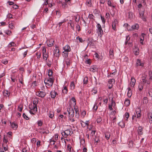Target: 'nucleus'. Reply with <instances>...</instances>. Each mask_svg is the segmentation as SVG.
Segmentation results:
<instances>
[{
    "instance_id": "nucleus-1",
    "label": "nucleus",
    "mask_w": 152,
    "mask_h": 152,
    "mask_svg": "<svg viewBox=\"0 0 152 152\" xmlns=\"http://www.w3.org/2000/svg\"><path fill=\"white\" fill-rule=\"evenodd\" d=\"M39 101L37 99H34L33 101V106L32 104L30 105L29 106V108L30 110L29 111L30 113L33 115H35V113L37 111V104L38 103Z\"/></svg>"
},
{
    "instance_id": "nucleus-2",
    "label": "nucleus",
    "mask_w": 152,
    "mask_h": 152,
    "mask_svg": "<svg viewBox=\"0 0 152 152\" xmlns=\"http://www.w3.org/2000/svg\"><path fill=\"white\" fill-rule=\"evenodd\" d=\"M63 49L64 51L62 52V56L65 58L68 57L69 53L71 51L70 46L68 45H66L63 47Z\"/></svg>"
},
{
    "instance_id": "nucleus-3",
    "label": "nucleus",
    "mask_w": 152,
    "mask_h": 152,
    "mask_svg": "<svg viewBox=\"0 0 152 152\" xmlns=\"http://www.w3.org/2000/svg\"><path fill=\"white\" fill-rule=\"evenodd\" d=\"M54 78L53 77H48L45 79L44 80V83L45 84L46 87L48 88V86H52L54 81Z\"/></svg>"
},
{
    "instance_id": "nucleus-4",
    "label": "nucleus",
    "mask_w": 152,
    "mask_h": 152,
    "mask_svg": "<svg viewBox=\"0 0 152 152\" xmlns=\"http://www.w3.org/2000/svg\"><path fill=\"white\" fill-rule=\"evenodd\" d=\"M73 133L72 129H66L61 133L63 136L65 138H66L68 136H71Z\"/></svg>"
},
{
    "instance_id": "nucleus-5",
    "label": "nucleus",
    "mask_w": 152,
    "mask_h": 152,
    "mask_svg": "<svg viewBox=\"0 0 152 152\" xmlns=\"http://www.w3.org/2000/svg\"><path fill=\"white\" fill-rule=\"evenodd\" d=\"M67 111L69 118H73L74 115V111L72 107H68Z\"/></svg>"
},
{
    "instance_id": "nucleus-6",
    "label": "nucleus",
    "mask_w": 152,
    "mask_h": 152,
    "mask_svg": "<svg viewBox=\"0 0 152 152\" xmlns=\"http://www.w3.org/2000/svg\"><path fill=\"white\" fill-rule=\"evenodd\" d=\"M42 55L43 59L45 61H47L49 55L48 53L46 52V49L45 47H43L42 49Z\"/></svg>"
},
{
    "instance_id": "nucleus-7",
    "label": "nucleus",
    "mask_w": 152,
    "mask_h": 152,
    "mask_svg": "<svg viewBox=\"0 0 152 152\" xmlns=\"http://www.w3.org/2000/svg\"><path fill=\"white\" fill-rule=\"evenodd\" d=\"M36 95L39 97L43 98L46 95V94L45 91H39L36 92Z\"/></svg>"
},
{
    "instance_id": "nucleus-8",
    "label": "nucleus",
    "mask_w": 152,
    "mask_h": 152,
    "mask_svg": "<svg viewBox=\"0 0 152 152\" xmlns=\"http://www.w3.org/2000/svg\"><path fill=\"white\" fill-rule=\"evenodd\" d=\"M96 27L97 28V33L99 36H102L103 34V31L101 26L99 23L97 24Z\"/></svg>"
},
{
    "instance_id": "nucleus-9",
    "label": "nucleus",
    "mask_w": 152,
    "mask_h": 152,
    "mask_svg": "<svg viewBox=\"0 0 152 152\" xmlns=\"http://www.w3.org/2000/svg\"><path fill=\"white\" fill-rule=\"evenodd\" d=\"M76 105V100L74 97L71 98L69 102V107H75Z\"/></svg>"
},
{
    "instance_id": "nucleus-10",
    "label": "nucleus",
    "mask_w": 152,
    "mask_h": 152,
    "mask_svg": "<svg viewBox=\"0 0 152 152\" xmlns=\"http://www.w3.org/2000/svg\"><path fill=\"white\" fill-rule=\"evenodd\" d=\"M139 11V14H140V18H141L143 21H145L146 20V19L145 16L144 15V10L143 9H142V10Z\"/></svg>"
},
{
    "instance_id": "nucleus-11",
    "label": "nucleus",
    "mask_w": 152,
    "mask_h": 152,
    "mask_svg": "<svg viewBox=\"0 0 152 152\" xmlns=\"http://www.w3.org/2000/svg\"><path fill=\"white\" fill-rule=\"evenodd\" d=\"M59 52L60 51L58 48L56 47L54 51V56L56 57H58L60 55Z\"/></svg>"
},
{
    "instance_id": "nucleus-12",
    "label": "nucleus",
    "mask_w": 152,
    "mask_h": 152,
    "mask_svg": "<svg viewBox=\"0 0 152 152\" xmlns=\"http://www.w3.org/2000/svg\"><path fill=\"white\" fill-rule=\"evenodd\" d=\"M139 26L138 24L135 23L131 27V29H129L128 30L131 31L132 30H137L139 28Z\"/></svg>"
},
{
    "instance_id": "nucleus-13",
    "label": "nucleus",
    "mask_w": 152,
    "mask_h": 152,
    "mask_svg": "<svg viewBox=\"0 0 152 152\" xmlns=\"http://www.w3.org/2000/svg\"><path fill=\"white\" fill-rule=\"evenodd\" d=\"M89 121H86L84 122L83 121H81V124L82 126L83 127H85L86 126L88 127V126Z\"/></svg>"
},
{
    "instance_id": "nucleus-14",
    "label": "nucleus",
    "mask_w": 152,
    "mask_h": 152,
    "mask_svg": "<svg viewBox=\"0 0 152 152\" xmlns=\"http://www.w3.org/2000/svg\"><path fill=\"white\" fill-rule=\"evenodd\" d=\"M54 41L53 39H50L47 42V45L49 47L53 46L54 44Z\"/></svg>"
},
{
    "instance_id": "nucleus-15",
    "label": "nucleus",
    "mask_w": 152,
    "mask_h": 152,
    "mask_svg": "<svg viewBox=\"0 0 152 152\" xmlns=\"http://www.w3.org/2000/svg\"><path fill=\"white\" fill-rule=\"evenodd\" d=\"M10 124L11 125L12 128L13 129L15 130L18 127V125L17 124L15 123V122H13L12 123L10 122Z\"/></svg>"
},
{
    "instance_id": "nucleus-16",
    "label": "nucleus",
    "mask_w": 152,
    "mask_h": 152,
    "mask_svg": "<svg viewBox=\"0 0 152 152\" xmlns=\"http://www.w3.org/2000/svg\"><path fill=\"white\" fill-rule=\"evenodd\" d=\"M51 97L52 98H54L58 94L55 91H52L50 93Z\"/></svg>"
},
{
    "instance_id": "nucleus-17",
    "label": "nucleus",
    "mask_w": 152,
    "mask_h": 152,
    "mask_svg": "<svg viewBox=\"0 0 152 152\" xmlns=\"http://www.w3.org/2000/svg\"><path fill=\"white\" fill-rule=\"evenodd\" d=\"M135 79L134 78L132 77L131 79V81L130 82V84L131 87L133 88L134 87L135 85Z\"/></svg>"
},
{
    "instance_id": "nucleus-18",
    "label": "nucleus",
    "mask_w": 152,
    "mask_h": 152,
    "mask_svg": "<svg viewBox=\"0 0 152 152\" xmlns=\"http://www.w3.org/2000/svg\"><path fill=\"white\" fill-rule=\"evenodd\" d=\"M136 113L137 115V118H140L141 115V111L139 109H138L136 111Z\"/></svg>"
},
{
    "instance_id": "nucleus-19",
    "label": "nucleus",
    "mask_w": 152,
    "mask_h": 152,
    "mask_svg": "<svg viewBox=\"0 0 152 152\" xmlns=\"http://www.w3.org/2000/svg\"><path fill=\"white\" fill-rule=\"evenodd\" d=\"M109 57L110 59H113L114 58L113 50L110 49L109 52Z\"/></svg>"
},
{
    "instance_id": "nucleus-20",
    "label": "nucleus",
    "mask_w": 152,
    "mask_h": 152,
    "mask_svg": "<svg viewBox=\"0 0 152 152\" xmlns=\"http://www.w3.org/2000/svg\"><path fill=\"white\" fill-rule=\"evenodd\" d=\"M117 22V20L116 19H115L114 20L113 22L112 23V28L113 30L115 31H116L115 25L116 23Z\"/></svg>"
},
{
    "instance_id": "nucleus-21",
    "label": "nucleus",
    "mask_w": 152,
    "mask_h": 152,
    "mask_svg": "<svg viewBox=\"0 0 152 152\" xmlns=\"http://www.w3.org/2000/svg\"><path fill=\"white\" fill-rule=\"evenodd\" d=\"M128 91L127 94V95L129 98H130L132 94V92L130 87L127 88Z\"/></svg>"
},
{
    "instance_id": "nucleus-22",
    "label": "nucleus",
    "mask_w": 152,
    "mask_h": 152,
    "mask_svg": "<svg viewBox=\"0 0 152 152\" xmlns=\"http://www.w3.org/2000/svg\"><path fill=\"white\" fill-rule=\"evenodd\" d=\"M73 107L75 111L76 117L77 118H78L79 116V110L77 107L75 106V107Z\"/></svg>"
},
{
    "instance_id": "nucleus-23",
    "label": "nucleus",
    "mask_w": 152,
    "mask_h": 152,
    "mask_svg": "<svg viewBox=\"0 0 152 152\" xmlns=\"http://www.w3.org/2000/svg\"><path fill=\"white\" fill-rule=\"evenodd\" d=\"M118 125L119 126H120L121 128H124L125 126V124L124 122L122 120L118 124Z\"/></svg>"
},
{
    "instance_id": "nucleus-24",
    "label": "nucleus",
    "mask_w": 152,
    "mask_h": 152,
    "mask_svg": "<svg viewBox=\"0 0 152 152\" xmlns=\"http://www.w3.org/2000/svg\"><path fill=\"white\" fill-rule=\"evenodd\" d=\"M89 70L91 72H95L97 71L98 68L95 66H93L92 67H91L90 68Z\"/></svg>"
},
{
    "instance_id": "nucleus-25",
    "label": "nucleus",
    "mask_w": 152,
    "mask_h": 152,
    "mask_svg": "<svg viewBox=\"0 0 152 152\" xmlns=\"http://www.w3.org/2000/svg\"><path fill=\"white\" fill-rule=\"evenodd\" d=\"M3 95L5 97L9 96L10 95V92L7 90H5L3 92Z\"/></svg>"
},
{
    "instance_id": "nucleus-26",
    "label": "nucleus",
    "mask_w": 152,
    "mask_h": 152,
    "mask_svg": "<svg viewBox=\"0 0 152 152\" xmlns=\"http://www.w3.org/2000/svg\"><path fill=\"white\" fill-rule=\"evenodd\" d=\"M148 117L149 119V122L151 124L152 123V113L150 112L148 113Z\"/></svg>"
},
{
    "instance_id": "nucleus-27",
    "label": "nucleus",
    "mask_w": 152,
    "mask_h": 152,
    "mask_svg": "<svg viewBox=\"0 0 152 152\" xmlns=\"http://www.w3.org/2000/svg\"><path fill=\"white\" fill-rule=\"evenodd\" d=\"M133 51L135 55H137L139 54V49L137 47H135L133 49Z\"/></svg>"
},
{
    "instance_id": "nucleus-28",
    "label": "nucleus",
    "mask_w": 152,
    "mask_h": 152,
    "mask_svg": "<svg viewBox=\"0 0 152 152\" xmlns=\"http://www.w3.org/2000/svg\"><path fill=\"white\" fill-rule=\"evenodd\" d=\"M142 128L141 126H139L137 129L138 134L139 135H141L142 134Z\"/></svg>"
},
{
    "instance_id": "nucleus-29",
    "label": "nucleus",
    "mask_w": 152,
    "mask_h": 152,
    "mask_svg": "<svg viewBox=\"0 0 152 152\" xmlns=\"http://www.w3.org/2000/svg\"><path fill=\"white\" fill-rule=\"evenodd\" d=\"M95 144L96 145L98 144V143L100 142L99 138V136H95L94 138Z\"/></svg>"
},
{
    "instance_id": "nucleus-30",
    "label": "nucleus",
    "mask_w": 152,
    "mask_h": 152,
    "mask_svg": "<svg viewBox=\"0 0 152 152\" xmlns=\"http://www.w3.org/2000/svg\"><path fill=\"white\" fill-rule=\"evenodd\" d=\"M145 35V34L144 33H142L141 34V36L140 38V42L142 44H143V41L144 40V36Z\"/></svg>"
},
{
    "instance_id": "nucleus-31",
    "label": "nucleus",
    "mask_w": 152,
    "mask_h": 152,
    "mask_svg": "<svg viewBox=\"0 0 152 152\" xmlns=\"http://www.w3.org/2000/svg\"><path fill=\"white\" fill-rule=\"evenodd\" d=\"M136 65L137 66H143V64L142 63L141 61L140 60L138 59L137 60Z\"/></svg>"
},
{
    "instance_id": "nucleus-32",
    "label": "nucleus",
    "mask_w": 152,
    "mask_h": 152,
    "mask_svg": "<svg viewBox=\"0 0 152 152\" xmlns=\"http://www.w3.org/2000/svg\"><path fill=\"white\" fill-rule=\"evenodd\" d=\"M129 116V114L127 112L124 115V118L126 121H128V119Z\"/></svg>"
},
{
    "instance_id": "nucleus-33",
    "label": "nucleus",
    "mask_w": 152,
    "mask_h": 152,
    "mask_svg": "<svg viewBox=\"0 0 152 152\" xmlns=\"http://www.w3.org/2000/svg\"><path fill=\"white\" fill-rule=\"evenodd\" d=\"M65 62L66 63L67 66H69L70 64V60L67 58H65Z\"/></svg>"
},
{
    "instance_id": "nucleus-34",
    "label": "nucleus",
    "mask_w": 152,
    "mask_h": 152,
    "mask_svg": "<svg viewBox=\"0 0 152 152\" xmlns=\"http://www.w3.org/2000/svg\"><path fill=\"white\" fill-rule=\"evenodd\" d=\"M124 104L126 106H128L130 104V101L129 99H126L124 101Z\"/></svg>"
},
{
    "instance_id": "nucleus-35",
    "label": "nucleus",
    "mask_w": 152,
    "mask_h": 152,
    "mask_svg": "<svg viewBox=\"0 0 152 152\" xmlns=\"http://www.w3.org/2000/svg\"><path fill=\"white\" fill-rule=\"evenodd\" d=\"M53 72L51 69H49L48 72L49 77H53Z\"/></svg>"
},
{
    "instance_id": "nucleus-36",
    "label": "nucleus",
    "mask_w": 152,
    "mask_h": 152,
    "mask_svg": "<svg viewBox=\"0 0 152 152\" xmlns=\"http://www.w3.org/2000/svg\"><path fill=\"white\" fill-rule=\"evenodd\" d=\"M146 76L144 75H143L142 76V81H141V82H142V83L143 84H145L146 82Z\"/></svg>"
},
{
    "instance_id": "nucleus-37",
    "label": "nucleus",
    "mask_w": 152,
    "mask_h": 152,
    "mask_svg": "<svg viewBox=\"0 0 152 152\" xmlns=\"http://www.w3.org/2000/svg\"><path fill=\"white\" fill-rule=\"evenodd\" d=\"M105 137L107 140H109L110 137V134L109 132H106L105 134Z\"/></svg>"
},
{
    "instance_id": "nucleus-38",
    "label": "nucleus",
    "mask_w": 152,
    "mask_h": 152,
    "mask_svg": "<svg viewBox=\"0 0 152 152\" xmlns=\"http://www.w3.org/2000/svg\"><path fill=\"white\" fill-rule=\"evenodd\" d=\"M68 92L67 88L66 86L64 87V88L62 90V92L64 94H66Z\"/></svg>"
},
{
    "instance_id": "nucleus-39",
    "label": "nucleus",
    "mask_w": 152,
    "mask_h": 152,
    "mask_svg": "<svg viewBox=\"0 0 152 152\" xmlns=\"http://www.w3.org/2000/svg\"><path fill=\"white\" fill-rule=\"evenodd\" d=\"M86 4L88 7H91L92 5L91 0H87Z\"/></svg>"
},
{
    "instance_id": "nucleus-40",
    "label": "nucleus",
    "mask_w": 152,
    "mask_h": 152,
    "mask_svg": "<svg viewBox=\"0 0 152 152\" xmlns=\"http://www.w3.org/2000/svg\"><path fill=\"white\" fill-rule=\"evenodd\" d=\"M108 96L109 97V99L110 101H113V95L109 94L108 95Z\"/></svg>"
},
{
    "instance_id": "nucleus-41",
    "label": "nucleus",
    "mask_w": 152,
    "mask_h": 152,
    "mask_svg": "<svg viewBox=\"0 0 152 152\" xmlns=\"http://www.w3.org/2000/svg\"><path fill=\"white\" fill-rule=\"evenodd\" d=\"M71 88L72 90H73L75 88V86L74 83L73 82H72L70 84Z\"/></svg>"
},
{
    "instance_id": "nucleus-42",
    "label": "nucleus",
    "mask_w": 152,
    "mask_h": 152,
    "mask_svg": "<svg viewBox=\"0 0 152 152\" xmlns=\"http://www.w3.org/2000/svg\"><path fill=\"white\" fill-rule=\"evenodd\" d=\"M83 83L84 84H87L88 82V78L87 77H85L83 79Z\"/></svg>"
},
{
    "instance_id": "nucleus-43",
    "label": "nucleus",
    "mask_w": 152,
    "mask_h": 152,
    "mask_svg": "<svg viewBox=\"0 0 152 152\" xmlns=\"http://www.w3.org/2000/svg\"><path fill=\"white\" fill-rule=\"evenodd\" d=\"M49 117L51 118H52L54 116V113L52 111H50L48 114Z\"/></svg>"
},
{
    "instance_id": "nucleus-44",
    "label": "nucleus",
    "mask_w": 152,
    "mask_h": 152,
    "mask_svg": "<svg viewBox=\"0 0 152 152\" xmlns=\"http://www.w3.org/2000/svg\"><path fill=\"white\" fill-rule=\"evenodd\" d=\"M115 82V79H110L108 81V83L109 84H113Z\"/></svg>"
},
{
    "instance_id": "nucleus-45",
    "label": "nucleus",
    "mask_w": 152,
    "mask_h": 152,
    "mask_svg": "<svg viewBox=\"0 0 152 152\" xmlns=\"http://www.w3.org/2000/svg\"><path fill=\"white\" fill-rule=\"evenodd\" d=\"M143 84L142 83L140 84L138 86V88L140 91H141L143 88Z\"/></svg>"
},
{
    "instance_id": "nucleus-46",
    "label": "nucleus",
    "mask_w": 152,
    "mask_h": 152,
    "mask_svg": "<svg viewBox=\"0 0 152 152\" xmlns=\"http://www.w3.org/2000/svg\"><path fill=\"white\" fill-rule=\"evenodd\" d=\"M23 105H19L18 106V109L20 112H21L23 109Z\"/></svg>"
},
{
    "instance_id": "nucleus-47",
    "label": "nucleus",
    "mask_w": 152,
    "mask_h": 152,
    "mask_svg": "<svg viewBox=\"0 0 152 152\" xmlns=\"http://www.w3.org/2000/svg\"><path fill=\"white\" fill-rule=\"evenodd\" d=\"M148 102V100L146 97H144L143 98V103L144 104H146Z\"/></svg>"
},
{
    "instance_id": "nucleus-48",
    "label": "nucleus",
    "mask_w": 152,
    "mask_h": 152,
    "mask_svg": "<svg viewBox=\"0 0 152 152\" xmlns=\"http://www.w3.org/2000/svg\"><path fill=\"white\" fill-rule=\"evenodd\" d=\"M130 39V37H129V36H126V41L125 42V44L126 45L128 43V42L129 41Z\"/></svg>"
},
{
    "instance_id": "nucleus-49",
    "label": "nucleus",
    "mask_w": 152,
    "mask_h": 152,
    "mask_svg": "<svg viewBox=\"0 0 152 152\" xmlns=\"http://www.w3.org/2000/svg\"><path fill=\"white\" fill-rule=\"evenodd\" d=\"M15 45L16 44L13 42H12L10 43L8 45L9 47H11L12 46H15Z\"/></svg>"
},
{
    "instance_id": "nucleus-50",
    "label": "nucleus",
    "mask_w": 152,
    "mask_h": 152,
    "mask_svg": "<svg viewBox=\"0 0 152 152\" xmlns=\"http://www.w3.org/2000/svg\"><path fill=\"white\" fill-rule=\"evenodd\" d=\"M42 122L41 120H39L37 121V124L39 126H41L42 125Z\"/></svg>"
},
{
    "instance_id": "nucleus-51",
    "label": "nucleus",
    "mask_w": 152,
    "mask_h": 152,
    "mask_svg": "<svg viewBox=\"0 0 152 152\" xmlns=\"http://www.w3.org/2000/svg\"><path fill=\"white\" fill-rule=\"evenodd\" d=\"M9 27L10 28L12 29H13L14 28V24L12 23H11L9 24Z\"/></svg>"
},
{
    "instance_id": "nucleus-52",
    "label": "nucleus",
    "mask_w": 152,
    "mask_h": 152,
    "mask_svg": "<svg viewBox=\"0 0 152 152\" xmlns=\"http://www.w3.org/2000/svg\"><path fill=\"white\" fill-rule=\"evenodd\" d=\"M102 120V118L100 117L99 116L97 119V122L98 123H100Z\"/></svg>"
},
{
    "instance_id": "nucleus-53",
    "label": "nucleus",
    "mask_w": 152,
    "mask_h": 152,
    "mask_svg": "<svg viewBox=\"0 0 152 152\" xmlns=\"http://www.w3.org/2000/svg\"><path fill=\"white\" fill-rule=\"evenodd\" d=\"M65 3L69 5H71V2L70 0H64Z\"/></svg>"
},
{
    "instance_id": "nucleus-54",
    "label": "nucleus",
    "mask_w": 152,
    "mask_h": 152,
    "mask_svg": "<svg viewBox=\"0 0 152 152\" xmlns=\"http://www.w3.org/2000/svg\"><path fill=\"white\" fill-rule=\"evenodd\" d=\"M5 33L7 35H10L11 33V31L9 30H6L5 31Z\"/></svg>"
},
{
    "instance_id": "nucleus-55",
    "label": "nucleus",
    "mask_w": 152,
    "mask_h": 152,
    "mask_svg": "<svg viewBox=\"0 0 152 152\" xmlns=\"http://www.w3.org/2000/svg\"><path fill=\"white\" fill-rule=\"evenodd\" d=\"M1 63L4 64H6L8 63V61L6 60H4L1 61Z\"/></svg>"
},
{
    "instance_id": "nucleus-56",
    "label": "nucleus",
    "mask_w": 152,
    "mask_h": 152,
    "mask_svg": "<svg viewBox=\"0 0 152 152\" xmlns=\"http://www.w3.org/2000/svg\"><path fill=\"white\" fill-rule=\"evenodd\" d=\"M23 116L24 118L26 120H28L29 119L28 117L24 113H23Z\"/></svg>"
},
{
    "instance_id": "nucleus-57",
    "label": "nucleus",
    "mask_w": 152,
    "mask_h": 152,
    "mask_svg": "<svg viewBox=\"0 0 152 152\" xmlns=\"http://www.w3.org/2000/svg\"><path fill=\"white\" fill-rule=\"evenodd\" d=\"M77 39H78L81 42H83V39L82 38L80 37H77L76 38Z\"/></svg>"
},
{
    "instance_id": "nucleus-58",
    "label": "nucleus",
    "mask_w": 152,
    "mask_h": 152,
    "mask_svg": "<svg viewBox=\"0 0 152 152\" xmlns=\"http://www.w3.org/2000/svg\"><path fill=\"white\" fill-rule=\"evenodd\" d=\"M92 92L94 94H96L97 92V91L96 89V88H94L92 90Z\"/></svg>"
},
{
    "instance_id": "nucleus-59",
    "label": "nucleus",
    "mask_w": 152,
    "mask_h": 152,
    "mask_svg": "<svg viewBox=\"0 0 152 152\" xmlns=\"http://www.w3.org/2000/svg\"><path fill=\"white\" fill-rule=\"evenodd\" d=\"M56 15L58 17H59L61 16V14L60 12L58 11H56Z\"/></svg>"
},
{
    "instance_id": "nucleus-60",
    "label": "nucleus",
    "mask_w": 152,
    "mask_h": 152,
    "mask_svg": "<svg viewBox=\"0 0 152 152\" xmlns=\"http://www.w3.org/2000/svg\"><path fill=\"white\" fill-rule=\"evenodd\" d=\"M138 7L139 8V11L142 10L141 9V8L142 7V5L141 4H139L138 5Z\"/></svg>"
},
{
    "instance_id": "nucleus-61",
    "label": "nucleus",
    "mask_w": 152,
    "mask_h": 152,
    "mask_svg": "<svg viewBox=\"0 0 152 152\" xmlns=\"http://www.w3.org/2000/svg\"><path fill=\"white\" fill-rule=\"evenodd\" d=\"M95 132H96L95 131V130L92 131L91 132V134H90L91 136H93L94 135Z\"/></svg>"
},
{
    "instance_id": "nucleus-62",
    "label": "nucleus",
    "mask_w": 152,
    "mask_h": 152,
    "mask_svg": "<svg viewBox=\"0 0 152 152\" xmlns=\"http://www.w3.org/2000/svg\"><path fill=\"white\" fill-rule=\"evenodd\" d=\"M41 90L43 91H45V87L44 85H42L40 87Z\"/></svg>"
},
{
    "instance_id": "nucleus-63",
    "label": "nucleus",
    "mask_w": 152,
    "mask_h": 152,
    "mask_svg": "<svg viewBox=\"0 0 152 152\" xmlns=\"http://www.w3.org/2000/svg\"><path fill=\"white\" fill-rule=\"evenodd\" d=\"M36 54L37 56V58H40L41 56L40 53H37Z\"/></svg>"
},
{
    "instance_id": "nucleus-64",
    "label": "nucleus",
    "mask_w": 152,
    "mask_h": 152,
    "mask_svg": "<svg viewBox=\"0 0 152 152\" xmlns=\"http://www.w3.org/2000/svg\"><path fill=\"white\" fill-rule=\"evenodd\" d=\"M46 64L49 67H50L51 65V62L50 61L48 62H47Z\"/></svg>"
}]
</instances>
